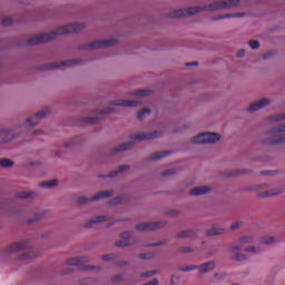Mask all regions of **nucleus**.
I'll return each mask as SVG.
<instances>
[{"mask_svg":"<svg viewBox=\"0 0 285 285\" xmlns=\"http://www.w3.org/2000/svg\"><path fill=\"white\" fill-rule=\"evenodd\" d=\"M108 219H110L109 216H98L87 224V228H95V224H104V222H108Z\"/></svg>","mask_w":285,"mask_h":285,"instance_id":"6ab92c4d","label":"nucleus"},{"mask_svg":"<svg viewBox=\"0 0 285 285\" xmlns=\"http://www.w3.org/2000/svg\"><path fill=\"white\" fill-rule=\"evenodd\" d=\"M140 259H153V254L151 253L141 254Z\"/></svg>","mask_w":285,"mask_h":285,"instance_id":"79ce46f5","label":"nucleus"},{"mask_svg":"<svg viewBox=\"0 0 285 285\" xmlns=\"http://www.w3.org/2000/svg\"><path fill=\"white\" fill-rule=\"evenodd\" d=\"M88 262L89 258L86 256L73 257L67 261V266H81Z\"/></svg>","mask_w":285,"mask_h":285,"instance_id":"dca6fc26","label":"nucleus"},{"mask_svg":"<svg viewBox=\"0 0 285 285\" xmlns=\"http://www.w3.org/2000/svg\"><path fill=\"white\" fill-rule=\"evenodd\" d=\"M168 175H175V169H168L161 174L163 177H168Z\"/></svg>","mask_w":285,"mask_h":285,"instance_id":"37998d69","label":"nucleus"},{"mask_svg":"<svg viewBox=\"0 0 285 285\" xmlns=\"http://www.w3.org/2000/svg\"><path fill=\"white\" fill-rule=\"evenodd\" d=\"M234 262H244L246 261V255L244 254H236L235 256H233Z\"/></svg>","mask_w":285,"mask_h":285,"instance_id":"2f4dec72","label":"nucleus"},{"mask_svg":"<svg viewBox=\"0 0 285 285\" xmlns=\"http://www.w3.org/2000/svg\"><path fill=\"white\" fill-rule=\"evenodd\" d=\"M178 239H184L186 237H195V230H185L177 234Z\"/></svg>","mask_w":285,"mask_h":285,"instance_id":"b1692460","label":"nucleus"},{"mask_svg":"<svg viewBox=\"0 0 285 285\" xmlns=\"http://www.w3.org/2000/svg\"><path fill=\"white\" fill-rule=\"evenodd\" d=\"M242 244H253L254 238L252 236H244L240 238Z\"/></svg>","mask_w":285,"mask_h":285,"instance_id":"72a5a7b5","label":"nucleus"},{"mask_svg":"<svg viewBox=\"0 0 285 285\" xmlns=\"http://www.w3.org/2000/svg\"><path fill=\"white\" fill-rule=\"evenodd\" d=\"M193 66H199V62H187V63H186V67H187V68H190V67H193Z\"/></svg>","mask_w":285,"mask_h":285,"instance_id":"8fccbe9b","label":"nucleus"},{"mask_svg":"<svg viewBox=\"0 0 285 285\" xmlns=\"http://www.w3.org/2000/svg\"><path fill=\"white\" fill-rule=\"evenodd\" d=\"M183 253H193V249L190 247H184Z\"/></svg>","mask_w":285,"mask_h":285,"instance_id":"864d4df0","label":"nucleus"},{"mask_svg":"<svg viewBox=\"0 0 285 285\" xmlns=\"http://www.w3.org/2000/svg\"><path fill=\"white\" fill-rule=\"evenodd\" d=\"M91 268H94V269H95V268H97V267H91Z\"/></svg>","mask_w":285,"mask_h":285,"instance_id":"e2e57ef3","label":"nucleus"},{"mask_svg":"<svg viewBox=\"0 0 285 285\" xmlns=\"http://www.w3.org/2000/svg\"><path fill=\"white\" fill-rule=\"evenodd\" d=\"M106 197H112V190L110 191H100L92 198H87V197H80L78 198V204L83 205V204H90V202H99V199H106Z\"/></svg>","mask_w":285,"mask_h":285,"instance_id":"0eeeda50","label":"nucleus"},{"mask_svg":"<svg viewBox=\"0 0 285 285\" xmlns=\"http://www.w3.org/2000/svg\"><path fill=\"white\" fill-rule=\"evenodd\" d=\"M150 115V109H142L138 112L137 117L138 119H145L146 116Z\"/></svg>","mask_w":285,"mask_h":285,"instance_id":"c756f323","label":"nucleus"},{"mask_svg":"<svg viewBox=\"0 0 285 285\" xmlns=\"http://www.w3.org/2000/svg\"><path fill=\"white\" fill-rule=\"evenodd\" d=\"M153 275H157V271H149L141 274V277H153Z\"/></svg>","mask_w":285,"mask_h":285,"instance_id":"58836bf2","label":"nucleus"},{"mask_svg":"<svg viewBox=\"0 0 285 285\" xmlns=\"http://www.w3.org/2000/svg\"><path fill=\"white\" fill-rule=\"evenodd\" d=\"M242 226V223H235L230 226V230H237Z\"/></svg>","mask_w":285,"mask_h":285,"instance_id":"a18cd8bd","label":"nucleus"},{"mask_svg":"<svg viewBox=\"0 0 285 285\" xmlns=\"http://www.w3.org/2000/svg\"><path fill=\"white\" fill-rule=\"evenodd\" d=\"M17 197L20 199H32V197H37V194L35 191H20Z\"/></svg>","mask_w":285,"mask_h":285,"instance_id":"412c9836","label":"nucleus"},{"mask_svg":"<svg viewBox=\"0 0 285 285\" xmlns=\"http://www.w3.org/2000/svg\"><path fill=\"white\" fill-rule=\"evenodd\" d=\"M272 137H274L272 144H282L283 141H285V125L273 129Z\"/></svg>","mask_w":285,"mask_h":285,"instance_id":"9b49d317","label":"nucleus"},{"mask_svg":"<svg viewBox=\"0 0 285 285\" xmlns=\"http://www.w3.org/2000/svg\"><path fill=\"white\" fill-rule=\"evenodd\" d=\"M135 244V239H132V235L128 232H125L120 235V240L116 243L118 248H126V246H132Z\"/></svg>","mask_w":285,"mask_h":285,"instance_id":"1a4fd4ad","label":"nucleus"},{"mask_svg":"<svg viewBox=\"0 0 285 285\" xmlns=\"http://www.w3.org/2000/svg\"><path fill=\"white\" fill-rule=\"evenodd\" d=\"M12 23V18L3 17L1 21V26H10Z\"/></svg>","mask_w":285,"mask_h":285,"instance_id":"e433bc0d","label":"nucleus"},{"mask_svg":"<svg viewBox=\"0 0 285 285\" xmlns=\"http://www.w3.org/2000/svg\"><path fill=\"white\" fill-rule=\"evenodd\" d=\"M57 179H53L50 181L40 183V188H55V186H57Z\"/></svg>","mask_w":285,"mask_h":285,"instance_id":"a878e982","label":"nucleus"},{"mask_svg":"<svg viewBox=\"0 0 285 285\" xmlns=\"http://www.w3.org/2000/svg\"><path fill=\"white\" fill-rule=\"evenodd\" d=\"M262 175H271V171H262Z\"/></svg>","mask_w":285,"mask_h":285,"instance_id":"4d7b16f0","label":"nucleus"},{"mask_svg":"<svg viewBox=\"0 0 285 285\" xmlns=\"http://www.w3.org/2000/svg\"><path fill=\"white\" fill-rule=\"evenodd\" d=\"M0 138H1L2 144H8V141H12V139H14V130L3 129L0 132Z\"/></svg>","mask_w":285,"mask_h":285,"instance_id":"f3484780","label":"nucleus"},{"mask_svg":"<svg viewBox=\"0 0 285 285\" xmlns=\"http://www.w3.org/2000/svg\"><path fill=\"white\" fill-rule=\"evenodd\" d=\"M239 0H226L213 2L205 7H190L169 12L170 19H184V17H193L198 12H215L217 10H228V8H237Z\"/></svg>","mask_w":285,"mask_h":285,"instance_id":"f257e3e1","label":"nucleus"},{"mask_svg":"<svg viewBox=\"0 0 285 285\" xmlns=\"http://www.w3.org/2000/svg\"><path fill=\"white\" fill-rule=\"evenodd\" d=\"M77 63H79V60H67L65 62H53V63L46 65L45 70H52V68H63V66L72 67V66H77Z\"/></svg>","mask_w":285,"mask_h":285,"instance_id":"ddd939ff","label":"nucleus"},{"mask_svg":"<svg viewBox=\"0 0 285 285\" xmlns=\"http://www.w3.org/2000/svg\"><path fill=\"white\" fill-rule=\"evenodd\" d=\"M214 277H219V274H215Z\"/></svg>","mask_w":285,"mask_h":285,"instance_id":"052dcab7","label":"nucleus"},{"mask_svg":"<svg viewBox=\"0 0 285 285\" xmlns=\"http://www.w3.org/2000/svg\"><path fill=\"white\" fill-rule=\"evenodd\" d=\"M244 247L242 245H232L229 247L230 253H238L239 250H243Z\"/></svg>","mask_w":285,"mask_h":285,"instance_id":"f704fd0d","label":"nucleus"},{"mask_svg":"<svg viewBox=\"0 0 285 285\" xmlns=\"http://www.w3.org/2000/svg\"><path fill=\"white\" fill-rule=\"evenodd\" d=\"M207 193H210V187L208 186L196 187L190 190V195L194 197H199V195H207Z\"/></svg>","mask_w":285,"mask_h":285,"instance_id":"a211bd4d","label":"nucleus"},{"mask_svg":"<svg viewBox=\"0 0 285 285\" xmlns=\"http://www.w3.org/2000/svg\"><path fill=\"white\" fill-rule=\"evenodd\" d=\"M129 148H132V142H125L119 145L114 153H124V150H128Z\"/></svg>","mask_w":285,"mask_h":285,"instance_id":"5701e85b","label":"nucleus"},{"mask_svg":"<svg viewBox=\"0 0 285 285\" xmlns=\"http://www.w3.org/2000/svg\"><path fill=\"white\" fill-rule=\"evenodd\" d=\"M41 218H42V215L41 214H37L35 216V218L31 222H29V224H35V222H39V219H41Z\"/></svg>","mask_w":285,"mask_h":285,"instance_id":"c03bdc74","label":"nucleus"},{"mask_svg":"<svg viewBox=\"0 0 285 285\" xmlns=\"http://www.w3.org/2000/svg\"><path fill=\"white\" fill-rule=\"evenodd\" d=\"M166 224L164 222H156V223H142L137 225V230L141 233H148V230H158V228H164Z\"/></svg>","mask_w":285,"mask_h":285,"instance_id":"6e6552de","label":"nucleus"},{"mask_svg":"<svg viewBox=\"0 0 285 285\" xmlns=\"http://www.w3.org/2000/svg\"><path fill=\"white\" fill-rule=\"evenodd\" d=\"M271 104V100L268 99H262L259 101H256L248 108V112H257V110H262V108H266Z\"/></svg>","mask_w":285,"mask_h":285,"instance_id":"4468645a","label":"nucleus"},{"mask_svg":"<svg viewBox=\"0 0 285 285\" xmlns=\"http://www.w3.org/2000/svg\"><path fill=\"white\" fill-rule=\"evenodd\" d=\"M14 163L10 159H0V168H12Z\"/></svg>","mask_w":285,"mask_h":285,"instance_id":"393cba45","label":"nucleus"},{"mask_svg":"<svg viewBox=\"0 0 285 285\" xmlns=\"http://www.w3.org/2000/svg\"><path fill=\"white\" fill-rule=\"evenodd\" d=\"M229 18H230V16H228V14H225V16L220 17V19H229Z\"/></svg>","mask_w":285,"mask_h":285,"instance_id":"6e6d98bb","label":"nucleus"},{"mask_svg":"<svg viewBox=\"0 0 285 285\" xmlns=\"http://www.w3.org/2000/svg\"><path fill=\"white\" fill-rule=\"evenodd\" d=\"M136 97H150L153 95V91L150 90H138L134 94Z\"/></svg>","mask_w":285,"mask_h":285,"instance_id":"bb28decb","label":"nucleus"},{"mask_svg":"<svg viewBox=\"0 0 285 285\" xmlns=\"http://www.w3.org/2000/svg\"><path fill=\"white\" fill-rule=\"evenodd\" d=\"M99 121V118L94 117V118H87L85 120V124H97Z\"/></svg>","mask_w":285,"mask_h":285,"instance_id":"a19ab883","label":"nucleus"},{"mask_svg":"<svg viewBox=\"0 0 285 285\" xmlns=\"http://www.w3.org/2000/svg\"><path fill=\"white\" fill-rule=\"evenodd\" d=\"M157 137H161V134L159 131L134 135L131 139L134 141H148L150 139H157Z\"/></svg>","mask_w":285,"mask_h":285,"instance_id":"f8f14e48","label":"nucleus"},{"mask_svg":"<svg viewBox=\"0 0 285 285\" xmlns=\"http://www.w3.org/2000/svg\"><path fill=\"white\" fill-rule=\"evenodd\" d=\"M275 242L274 237H264L261 239V244H265L266 246H271Z\"/></svg>","mask_w":285,"mask_h":285,"instance_id":"c85d7f7f","label":"nucleus"},{"mask_svg":"<svg viewBox=\"0 0 285 285\" xmlns=\"http://www.w3.org/2000/svg\"><path fill=\"white\" fill-rule=\"evenodd\" d=\"M279 193H282L281 190H271L268 193L269 196H273V195H279Z\"/></svg>","mask_w":285,"mask_h":285,"instance_id":"3c124183","label":"nucleus"},{"mask_svg":"<svg viewBox=\"0 0 285 285\" xmlns=\"http://www.w3.org/2000/svg\"><path fill=\"white\" fill-rule=\"evenodd\" d=\"M246 253H253L254 255H257V253H262V249L259 247L255 246H248L245 248Z\"/></svg>","mask_w":285,"mask_h":285,"instance_id":"cd10ccee","label":"nucleus"},{"mask_svg":"<svg viewBox=\"0 0 285 285\" xmlns=\"http://www.w3.org/2000/svg\"><path fill=\"white\" fill-rule=\"evenodd\" d=\"M249 48H252V50H257L259 48V41L257 40L249 41Z\"/></svg>","mask_w":285,"mask_h":285,"instance_id":"4c0bfd02","label":"nucleus"},{"mask_svg":"<svg viewBox=\"0 0 285 285\" xmlns=\"http://www.w3.org/2000/svg\"><path fill=\"white\" fill-rule=\"evenodd\" d=\"M117 43V40H100V41H94L85 46V50H97V48H110V46H115Z\"/></svg>","mask_w":285,"mask_h":285,"instance_id":"423d86ee","label":"nucleus"},{"mask_svg":"<svg viewBox=\"0 0 285 285\" xmlns=\"http://www.w3.org/2000/svg\"><path fill=\"white\" fill-rule=\"evenodd\" d=\"M30 248H32V244L28 240H24L7 247L6 253H23L29 250L28 253L21 255L19 259H32L33 257H38L39 255Z\"/></svg>","mask_w":285,"mask_h":285,"instance_id":"7ed1b4c3","label":"nucleus"},{"mask_svg":"<svg viewBox=\"0 0 285 285\" xmlns=\"http://www.w3.org/2000/svg\"><path fill=\"white\" fill-rule=\"evenodd\" d=\"M114 282H124V275H117V276L114 278Z\"/></svg>","mask_w":285,"mask_h":285,"instance_id":"de8ad7c7","label":"nucleus"},{"mask_svg":"<svg viewBox=\"0 0 285 285\" xmlns=\"http://www.w3.org/2000/svg\"><path fill=\"white\" fill-rule=\"evenodd\" d=\"M224 233H225L224 228L214 227L213 229L207 232V236L215 237V235H224Z\"/></svg>","mask_w":285,"mask_h":285,"instance_id":"4be33fe9","label":"nucleus"},{"mask_svg":"<svg viewBox=\"0 0 285 285\" xmlns=\"http://www.w3.org/2000/svg\"><path fill=\"white\" fill-rule=\"evenodd\" d=\"M215 262H208L204 263L200 266L189 265L184 268H181L183 273H190V271H199V273L203 275L204 273H210V271H215Z\"/></svg>","mask_w":285,"mask_h":285,"instance_id":"39448f33","label":"nucleus"},{"mask_svg":"<svg viewBox=\"0 0 285 285\" xmlns=\"http://www.w3.org/2000/svg\"><path fill=\"white\" fill-rule=\"evenodd\" d=\"M171 284H177V278L175 276L171 277Z\"/></svg>","mask_w":285,"mask_h":285,"instance_id":"5fc2aeb1","label":"nucleus"},{"mask_svg":"<svg viewBox=\"0 0 285 285\" xmlns=\"http://www.w3.org/2000/svg\"><path fill=\"white\" fill-rule=\"evenodd\" d=\"M128 166L124 165V166H120L118 170L114 171L112 174L109 175V177H115V175H117V173H124L126 170H128Z\"/></svg>","mask_w":285,"mask_h":285,"instance_id":"473e14b6","label":"nucleus"},{"mask_svg":"<svg viewBox=\"0 0 285 285\" xmlns=\"http://www.w3.org/2000/svg\"><path fill=\"white\" fill-rule=\"evenodd\" d=\"M170 151H157L149 157L150 161H157V159H164V157H168Z\"/></svg>","mask_w":285,"mask_h":285,"instance_id":"aec40b11","label":"nucleus"},{"mask_svg":"<svg viewBox=\"0 0 285 285\" xmlns=\"http://www.w3.org/2000/svg\"><path fill=\"white\" fill-rule=\"evenodd\" d=\"M112 112H115V110H112V108H109V109H105L102 111V115H112Z\"/></svg>","mask_w":285,"mask_h":285,"instance_id":"49530a36","label":"nucleus"},{"mask_svg":"<svg viewBox=\"0 0 285 285\" xmlns=\"http://www.w3.org/2000/svg\"><path fill=\"white\" fill-rule=\"evenodd\" d=\"M68 273H70V272H65V273H62V275H68Z\"/></svg>","mask_w":285,"mask_h":285,"instance_id":"bf43d9fd","label":"nucleus"},{"mask_svg":"<svg viewBox=\"0 0 285 285\" xmlns=\"http://www.w3.org/2000/svg\"><path fill=\"white\" fill-rule=\"evenodd\" d=\"M83 30V24L73 23L63 27H59L56 31L49 33H41L33 36L28 40L29 46H39V43H48V41H53L57 37H61V35H77Z\"/></svg>","mask_w":285,"mask_h":285,"instance_id":"f03ea898","label":"nucleus"},{"mask_svg":"<svg viewBox=\"0 0 285 285\" xmlns=\"http://www.w3.org/2000/svg\"><path fill=\"white\" fill-rule=\"evenodd\" d=\"M271 57H273V52L265 53L263 59H269Z\"/></svg>","mask_w":285,"mask_h":285,"instance_id":"603ef678","label":"nucleus"},{"mask_svg":"<svg viewBox=\"0 0 285 285\" xmlns=\"http://www.w3.org/2000/svg\"><path fill=\"white\" fill-rule=\"evenodd\" d=\"M222 136L216 132H203L193 139V144H217Z\"/></svg>","mask_w":285,"mask_h":285,"instance_id":"20e7f679","label":"nucleus"},{"mask_svg":"<svg viewBox=\"0 0 285 285\" xmlns=\"http://www.w3.org/2000/svg\"><path fill=\"white\" fill-rule=\"evenodd\" d=\"M46 115H50L49 108L42 110L41 112L36 114L33 117H31L29 119H27L26 126L27 127L37 126L39 124V121H41V119H43V117H46Z\"/></svg>","mask_w":285,"mask_h":285,"instance_id":"9d476101","label":"nucleus"},{"mask_svg":"<svg viewBox=\"0 0 285 285\" xmlns=\"http://www.w3.org/2000/svg\"><path fill=\"white\" fill-rule=\"evenodd\" d=\"M141 101L139 100H117L115 106H119L120 108H137Z\"/></svg>","mask_w":285,"mask_h":285,"instance_id":"2eb2a0df","label":"nucleus"},{"mask_svg":"<svg viewBox=\"0 0 285 285\" xmlns=\"http://www.w3.org/2000/svg\"><path fill=\"white\" fill-rule=\"evenodd\" d=\"M112 259H117V255L107 254V255L102 256V262H112Z\"/></svg>","mask_w":285,"mask_h":285,"instance_id":"7c9ffc66","label":"nucleus"},{"mask_svg":"<svg viewBox=\"0 0 285 285\" xmlns=\"http://www.w3.org/2000/svg\"><path fill=\"white\" fill-rule=\"evenodd\" d=\"M238 17H242V14H238Z\"/></svg>","mask_w":285,"mask_h":285,"instance_id":"680f3d73","label":"nucleus"},{"mask_svg":"<svg viewBox=\"0 0 285 285\" xmlns=\"http://www.w3.org/2000/svg\"><path fill=\"white\" fill-rule=\"evenodd\" d=\"M40 134H41V131H39V130L35 131V135H40Z\"/></svg>","mask_w":285,"mask_h":285,"instance_id":"13d9d810","label":"nucleus"},{"mask_svg":"<svg viewBox=\"0 0 285 285\" xmlns=\"http://www.w3.org/2000/svg\"><path fill=\"white\" fill-rule=\"evenodd\" d=\"M285 119V114L276 115L271 118V121H284Z\"/></svg>","mask_w":285,"mask_h":285,"instance_id":"c9c22d12","label":"nucleus"},{"mask_svg":"<svg viewBox=\"0 0 285 285\" xmlns=\"http://www.w3.org/2000/svg\"><path fill=\"white\" fill-rule=\"evenodd\" d=\"M246 55V51H244V49H242V50H239L238 52H237V57L238 58H242V57H244Z\"/></svg>","mask_w":285,"mask_h":285,"instance_id":"09e8293b","label":"nucleus"},{"mask_svg":"<svg viewBox=\"0 0 285 285\" xmlns=\"http://www.w3.org/2000/svg\"><path fill=\"white\" fill-rule=\"evenodd\" d=\"M128 200L124 197H118L114 199V204H126Z\"/></svg>","mask_w":285,"mask_h":285,"instance_id":"ea45409f","label":"nucleus"}]
</instances>
